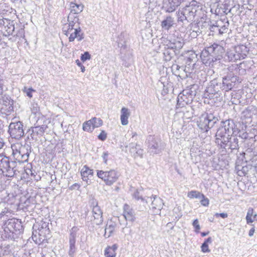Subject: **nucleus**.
Wrapping results in <instances>:
<instances>
[{"instance_id":"nucleus-22","label":"nucleus","mask_w":257,"mask_h":257,"mask_svg":"<svg viewBox=\"0 0 257 257\" xmlns=\"http://www.w3.org/2000/svg\"><path fill=\"white\" fill-rule=\"evenodd\" d=\"M168 41L167 46L173 49L179 50L181 49L184 45V41L182 38H178L172 39Z\"/></svg>"},{"instance_id":"nucleus-39","label":"nucleus","mask_w":257,"mask_h":257,"mask_svg":"<svg viewBox=\"0 0 257 257\" xmlns=\"http://www.w3.org/2000/svg\"><path fill=\"white\" fill-rule=\"evenodd\" d=\"M48 224L49 223L48 222H42L41 228H39V233L40 235H42L43 234H49L50 229L48 227Z\"/></svg>"},{"instance_id":"nucleus-41","label":"nucleus","mask_w":257,"mask_h":257,"mask_svg":"<svg viewBox=\"0 0 257 257\" xmlns=\"http://www.w3.org/2000/svg\"><path fill=\"white\" fill-rule=\"evenodd\" d=\"M236 133H239V137L242 139L251 140L255 139V136H253V135H250V134L247 133L246 132L238 130V132H236Z\"/></svg>"},{"instance_id":"nucleus-61","label":"nucleus","mask_w":257,"mask_h":257,"mask_svg":"<svg viewBox=\"0 0 257 257\" xmlns=\"http://www.w3.org/2000/svg\"><path fill=\"white\" fill-rule=\"evenodd\" d=\"M84 34L83 33L80 32L79 35H78L77 37V41H81L82 40L84 39Z\"/></svg>"},{"instance_id":"nucleus-8","label":"nucleus","mask_w":257,"mask_h":257,"mask_svg":"<svg viewBox=\"0 0 257 257\" xmlns=\"http://www.w3.org/2000/svg\"><path fill=\"white\" fill-rule=\"evenodd\" d=\"M225 52L224 48L216 43H213L209 47H206L201 52L202 56H207L208 55L217 56L218 59L222 58V54Z\"/></svg>"},{"instance_id":"nucleus-20","label":"nucleus","mask_w":257,"mask_h":257,"mask_svg":"<svg viewBox=\"0 0 257 257\" xmlns=\"http://www.w3.org/2000/svg\"><path fill=\"white\" fill-rule=\"evenodd\" d=\"M47 127V126L46 125L31 127V130H30V131L32 132L31 134L32 139L34 140H37L39 136L41 137L44 135Z\"/></svg>"},{"instance_id":"nucleus-36","label":"nucleus","mask_w":257,"mask_h":257,"mask_svg":"<svg viewBox=\"0 0 257 257\" xmlns=\"http://www.w3.org/2000/svg\"><path fill=\"white\" fill-rule=\"evenodd\" d=\"M167 49H166L163 53L164 59L166 61H170L173 57L175 51L173 49L170 48L169 46Z\"/></svg>"},{"instance_id":"nucleus-62","label":"nucleus","mask_w":257,"mask_h":257,"mask_svg":"<svg viewBox=\"0 0 257 257\" xmlns=\"http://www.w3.org/2000/svg\"><path fill=\"white\" fill-rule=\"evenodd\" d=\"M3 80L0 78V95L3 93Z\"/></svg>"},{"instance_id":"nucleus-64","label":"nucleus","mask_w":257,"mask_h":257,"mask_svg":"<svg viewBox=\"0 0 257 257\" xmlns=\"http://www.w3.org/2000/svg\"><path fill=\"white\" fill-rule=\"evenodd\" d=\"M212 241V238L211 237H209L205 240L204 243H206L207 244H208V243H211Z\"/></svg>"},{"instance_id":"nucleus-42","label":"nucleus","mask_w":257,"mask_h":257,"mask_svg":"<svg viewBox=\"0 0 257 257\" xmlns=\"http://www.w3.org/2000/svg\"><path fill=\"white\" fill-rule=\"evenodd\" d=\"M90 121L92 122V129L98 127L103 124V121L100 118L93 117L90 119Z\"/></svg>"},{"instance_id":"nucleus-38","label":"nucleus","mask_w":257,"mask_h":257,"mask_svg":"<svg viewBox=\"0 0 257 257\" xmlns=\"http://www.w3.org/2000/svg\"><path fill=\"white\" fill-rule=\"evenodd\" d=\"M219 31L218 33L220 35L226 33L228 31V27L229 26V23L227 21L225 24H223L222 22H218Z\"/></svg>"},{"instance_id":"nucleus-16","label":"nucleus","mask_w":257,"mask_h":257,"mask_svg":"<svg viewBox=\"0 0 257 257\" xmlns=\"http://www.w3.org/2000/svg\"><path fill=\"white\" fill-rule=\"evenodd\" d=\"M221 123V125L227 132L228 136H231L238 132V128L236 127L235 122L232 119H229L222 121Z\"/></svg>"},{"instance_id":"nucleus-6","label":"nucleus","mask_w":257,"mask_h":257,"mask_svg":"<svg viewBox=\"0 0 257 257\" xmlns=\"http://www.w3.org/2000/svg\"><path fill=\"white\" fill-rule=\"evenodd\" d=\"M192 101V95L187 91H183L182 93H180L178 96L176 109L185 107V109L188 108L186 111L187 113H189L190 110L193 111V109L191 106H188L187 108L186 107V105H188L191 103ZM192 116H193L192 111H191V115H190L189 117H191Z\"/></svg>"},{"instance_id":"nucleus-37","label":"nucleus","mask_w":257,"mask_h":257,"mask_svg":"<svg viewBox=\"0 0 257 257\" xmlns=\"http://www.w3.org/2000/svg\"><path fill=\"white\" fill-rule=\"evenodd\" d=\"M115 228V224L113 223L107 224L105 228L104 236L108 238L111 236Z\"/></svg>"},{"instance_id":"nucleus-60","label":"nucleus","mask_w":257,"mask_h":257,"mask_svg":"<svg viewBox=\"0 0 257 257\" xmlns=\"http://www.w3.org/2000/svg\"><path fill=\"white\" fill-rule=\"evenodd\" d=\"M80 187V185L78 183H75L69 187V189L71 190H73L76 189V188H77V189H79Z\"/></svg>"},{"instance_id":"nucleus-53","label":"nucleus","mask_w":257,"mask_h":257,"mask_svg":"<svg viewBox=\"0 0 257 257\" xmlns=\"http://www.w3.org/2000/svg\"><path fill=\"white\" fill-rule=\"evenodd\" d=\"M200 199H201L200 203L203 206H207L209 205V199L206 198L204 195L203 197H201Z\"/></svg>"},{"instance_id":"nucleus-5","label":"nucleus","mask_w":257,"mask_h":257,"mask_svg":"<svg viewBox=\"0 0 257 257\" xmlns=\"http://www.w3.org/2000/svg\"><path fill=\"white\" fill-rule=\"evenodd\" d=\"M4 226L5 232L9 233V238L13 237L14 233L19 234L23 230L21 221L16 218L8 219L5 222Z\"/></svg>"},{"instance_id":"nucleus-14","label":"nucleus","mask_w":257,"mask_h":257,"mask_svg":"<svg viewBox=\"0 0 257 257\" xmlns=\"http://www.w3.org/2000/svg\"><path fill=\"white\" fill-rule=\"evenodd\" d=\"M195 3L193 2L191 4L186 6L181 9L184 15L186 16L188 21L190 22L194 21L196 13L199 9V6L195 4Z\"/></svg>"},{"instance_id":"nucleus-19","label":"nucleus","mask_w":257,"mask_h":257,"mask_svg":"<svg viewBox=\"0 0 257 257\" xmlns=\"http://www.w3.org/2000/svg\"><path fill=\"white\" fill-rule=\"evenodd\" d=\"M123 216L126 221V225L127 224V221L133 222L136 220L135 211L126 204L123 206Z\"/></svg>"},{"instance_id":"nucleus-1","label":"nucleus","mask_w":257,"mask_h":257,"mask_svg":"<svg viewBox=\"0 0 257 257\" xmlns=\"http://www.w3.org/2000/svg\"><path fill=\"white\" fill-rule=\"evenodd\" d=\"M16 161H10L9 157L0 154V174L7 177H13L19 172L17 169Z\"/></svg>"},{"instance_id":"nucleus-11","label":"nucleus","mask_w":257,"mask_h":257,"mask_svg":"<svg viewBox=\"0 0 257 257\" xmlns=\"http://www.w3.org/2000/svg\"><path fill=\"white\" fill-rule=\"evenodd\" d=\"M148 151L151 154H158L161 153L163 146L161 141L154 137L150 136L148 139Z\"/></svg>"},{"instance_id":"nucleus-9","label":"nucleus","mask_w":257,"mask_h":257,"mask_svg":"<svg viewBox=\"0 0 257 257\" xmlns=\"http://www.w3.org/2000/svg\"><path fill=\"white\" fill-rule=\"evenodd\" d=\"M23 124L18 121L11 122L9 126L8 132L12 138L19 140L24 135Z\"/></svg>"},{"instance_id":"nucleus-12","label":"nucleus","mask_w":257,"mask_h":257,"mask_svg":"<svg viewBox=\"0 0 257 257\" xmlns=\"http://www.w3.org/2000/svg\"><path fill=\"white\" fill-rule=\"evenodd\" d=\"M15 29L13 21L8 19L0 20V31L4 36L13 35L15 33Z\"/></svg>"},{"instance_id":"nucleus-21","label":"nucleus","mask_w":257,"mask_h":257,"mask_svg":"<svg viewBox=\"0 0 257 257\" xmlns=\"http://www.w3.org/2000/svg\"><path fill=\"white\" fill-rule=\"evenodd\" d=\"M200 57L202 61L206 66L211 67H213L217 64V62L220 63V60H221V59H218V57L217 56L209 55L207 56H205V57H203L202 54H201Z\"/></svg>"},{"instance_id":"nucleus-46","label":"nucleus","mask_w":257,"mask_h":257,"mask_svg":"<svg viewBox=\"0 0 257 257\" xmlns=\"http://www.w3.org/2000/svg\"><path fill=\"white\" fill-rule=\"evenodd\" d=\"M75 25H76V23L74 22V21L70 22L67 26V30L64 31V32H65V34L66 36H68V35L70 33V32L71 30H74V29L76 28V27L77 26H75Z\"/></svg>"},{"instance_id":"nucleus-32","label":"nucleus","mask_w":257,"mask_h":257,"mask_svg":"<svg viewBox=\"0 0 257 257\" xmlns=\"http://www.w3.org/2000/svg\"><path fill=\"white\" fill-rule=\"evenodd\" d=\"M70 9L71 13L79 14L83 11V6L82 4H78L76 3L71 2L70 3Z\"/></svg>"},{"instance_id":"nucleus-17","label":"nucleus","mask_w":257,"mask_h":257,"mask_svg":"<svg viewBox=\"0 0 257 257\" xmlns=\"http://www.w3.org/2000/svg\"><path fill=\"white\" fill-rule=\"evenodd\" d=\"M183 0H165L163 8L168 13L174 12L181 5Z\"/></svg>"},{"instance_id":"nucleus-33","label":"nucleus","mask_w":257,"mask_h":257,"mask_svg":"<svg viewBox=\"0 0 257 257\" xmlns=\"http://www.w3.org/2000/svg\"><path fill=\"white\" fill-rule=\"evenodd\" d=\"M226 56L227 57V59L229 61H236L239 60V57L236 52L234 48L232 49L228 50L226 52Z\"/></svg>"},{"instance_id":"nucleus-56","label":"nucleus","mask_w":257,"mask_h":257,"mask_svg":"<svg viewBox=\"0 0 257 257\" xmlns=\"http://www.w3.org/2000/svg\"><path fill=\"white\" fill-rule=\"evenodd\" d=\"M202 251L204 252H209L208 245L206 243H203L201 245Z\"/></svg>"},{"instance_id":"nucleus-3","label":"nucleus","mask_w":257,"mask_h":257,"mask_svg":"<svg viewBox=\"0 0 257 257\" xmlns=\"http://www.w3.org/2000/svg\"><path fill=\"white\" fill-rule=\"evenodd\" d=\"M219 121L218 117L211 113L202 114L197 121V125L203 131L207 132Z\"/></svg>"},{"instance_id":"nucleus-13","label":"nucleus","mask_w":257,"mask_h":257,"mask_svg":"<svg viewBox=\"0 0 257 257\" xmlns=\"http://www.w3.org/2000/svg\"><path fill=\"white\" fill-rule=\"evenodd\" d=\"M79 229L76 226H73L70 230L69 237V248L68 252L69 257H74L77 248L75 245L77 232Z\"/></svg>"},{"instance_id":"nucleus-43","label":"nucleus","mask_w":257,"mask_h":257,"mask_svg":"<svg viewBox=\"0 0 257 257\" xmlns=\"http://www.w3.org/2000/svg\"><path fill=\"white\" fill-rule=\"evenodd\" d=\"M187 196L191 199L201 198V197H203V194L197 191L193 190L189 192Z\"/></svg>"},{"instance_id":"nucleus-26","label":"nucleus","mask_w":257,"mask_h":257,"mask_svg":"<svg viewBox=\"0 0 257 257\" xmlns=\"http://www.w3.org/2000/svg\"><path fill=\"white\" fill-rule=\"evenodd\" d=\"M131 113L129 109L126 107H122L121 109L120 120L122 125H125L128 123V118Z\"/></svg>"},{"instance_id":"nucleus-18","label":"nucleus","mask_w":257,"mask_h":257,"mask_svg":"<svg viewBox=\"0 0 257 257\" xmlns=\"http://www.w3.org/2000/svg\"><path fill=\"white\" fill-rule=\"evenodd\" d=\"M257 114V108L253 105H249L241 112V118L243 119L248 120L251 121L253 116Z\"/></svg>"},{"instance_id":"nucleus-24","label":"nucleus","mask_w":257,"mask_h":257,"mask_svg":"<svg viewBox=\"0 0 257 257\" xmlns=\"http://www.w3.org/2000/svg\"><path fill=\"white\" fill-rule=\"evenodd\" d=\"M130 152L132 155L135 157L142 158L143 156V150L141 149L139 145L137 144H130Z\"/></svg>"},{"instance_id":"nucleus-55","label":"nucleus","mask_w":257,"mask_h":257,"mask_svg":"<svg viewBox=\"0 0 257 257\" xmlns=\"http://www.w3.org/2000/svg\"><path fill=\"white\" fill-rule=\"evenodd\" d=\"M27 94V95L30 98L32 97V92L35 91V90L32 88H26V87L24 88V90Z\"/></svg>"},{"instance_id":"nucleus-45","label":"nucleus","mask_w":257,"mask_h":257,"mask_svg":"<svg viewBox=\"0 0 257 257\" xmlns=\"http://www.w3.org/2000/svg\"><path fill=\"white\" fill-rule=\"evenodd\" d=\"M83 130L87 132H92L94 130L92 129V122L90 120L83 123Z\"/></svg>"},{"instance_id":"nucleus-44","label":"nucleus","mask_w":257,"mask_h":257,"mask_svg":"<svg viewBox=\"0 0 257 257\" xmlns=\"http://www.w3.org/2000/svg\"><path fill=\"white\" fill-rule=\"evenodd\" d=\"M226 134H227V132L220 125L216 133L215 138L226 136Z\"/></svg>"},{"instance_id":"nucleus-57","label":"nucleus","mask_w":257,"mask_h":257,"mask_svg":"<svg viewBox=\"0 0 257 257\" xmlns=\"http://www.w3.org/2000/svg\"><path fill=\"white\" fill-rule=\"evenodd\" d=\"M13 101H9L8 102V108L6 109L8 112H11L13 109Z\"/></svg>"},{"instance_id":"nucleus-15","label":"nucleus","mask_w":257,"mask_h":257,"mask_svg":"<svg viewBox=\"0 0 257 257\" xmlns=\"http://www.w3.org/2000/svg\"><path fill=\"white\" fill-rule=\"evenodd\" d=\"M92 215L90 221L93 224L100 225L103 222L102 212L98 205L93 206L92 210Z\"/></svg>"},{"instance_id":"nucleus-47","label":"nucleus","mask_w":257,"mask_h":257,"mask_svg":"<svg viewBox=\"0 0 257 257\" xmlns=\"http://www.w3.org/2000/svg\"><path fill=\"white\" fill-rule=\"evenodd\" d=\"M253 214V209L252 208H249L248 210L247 215L246 216V222L247 224L250 223H252L253 221V219H252L251 217Z\"/></svg>"},{"instance_id":"nucleus-59","label":"nucleus","mask_w":257,"mask_h":257,"mask_svg":"<svg viewBox=\"0 0 257 257\" xmlns=\"http://www.w3.org/2000/svg\"><path fill=\"white\" fill-rule=\"evenodd\" d=\"M215 215L216 217L220 216L222 218H226L228 216V215L226 213H216Z\"/></svg>"},{"instance_id":"nucleus-30","label":"nucleus","mask_w":257,"mask_h":257,"mask_svg":"<svg viewBox=\"0 0 257 257\" xmlns=\"http://www.w3.org/2000/svg\"><path fill=\"white\" fill-rule=\"evenodd\" d=\"M174 24V19L171 16H168L161 23V26L163 29L169 30Z\"/></svg>"},{"instance_id":"nucleus-2","label":"nucleus","mask_w":257,"mask_h":257,"mask_svg":"<svg viewBox=\"0 0 257 257\" xmlns=\"http://www.w3.org/2000/svg\"><path fill=\"white\" fill-rule=\"evenodd\" d=\"M12 155L14 158L19 162H27L31 152V147L29 145L24 146L20 144H14L11 146Z\"/></svg>"},{"instance_id":"nucleus-58","label":"nucleus","mask_w":257,"mask_h":257,"mask_svg":"<svg viewBox=\"0 0 257 257\" xmlns=\"http://www.w3.org/2000/svg\"><path fill=\"white\" fill-rule=\"evenodd\" d=\"M108 156V152H104L102 155V158L103 160V162L104 164H107V159Z\"/></svg>"},{"instance_id":"nucleus-29","label":"nucleus","mask_w":257,"mask_h":257,"mask_svg":"<svg viewBox=\"0 0 257 257\" xmlns=\"http://www.w3.org/2000/svg\"><path fill=\"white\" fill-rule=\"evenodd\" d=\"M93 170L90 169L88 166L85 165L83 166L81 171V175L82 179L84 181L87 182L88 180L89 175H93Z\"/></svg>"},{"instance_id":"nucleus-34","label":"nucleus","mask_w":257,"mask_h":257,"mask_svg":"<svg viewBox=\"0 0 257 257\" xmlns=\"http://www.w3.org/2000/svg\"><path fill=\"white\" fill-rule=\"evenodd\" d=\"M117 248L116 244L108 246L105 249L104 254L106 257H115V251Z\"/></svg>"},{"instance_id":"nucleus-48","label":"nucleus","mask_w":257,"mask_h":257,"mask_svg":"<svg viewBox=\"0 0 257 257\" xmlns=\"http://www.w3.org/2000/svg\"><path fill=\"white\" fill-rule=\"evenodd\" d=\"M133 197L137 200L141 199L142 202H145L147 203V201H146L145 199L142 197V195H140V192L138 190H137L133 194Z\"/></svg>"},{"instance_id":"nucleus-4","label":"nucleus","mask_w":257,"mask_h":257,"mask_svg":"<svg viewBox=\"0 0 257 257\" xmlns=\"http://www.w3.org/2000/svg\"><path fill=\"white\" fill-rule=\"evenodd\" d=\"M97 176L101 179L107 186H111L118 179L120 174L115 169L108 171L97 170Z\"/></svg>"},{"instance_id":"nucleus-49","label":"nucleus","mask_w":257,"mask_h":257,"mask_svg":"<svg viewBox=\"0 0 257 257\" xmlns=\"http://www.w3.org/2000/svg\"><path fill=\"white\" fill-rule=\"evenodd\" d=\"M13 35H14V36H17L24 38L25 37L24 29L23 28H21L17 33H16V34L14 33Z\"/></svg>"},{"instance_id":"nucleus-50","label":"nucleus","mask_w":257,"mask_h":257,"mask_svg":"<svg viewBox=\"0 0 257 257\" xmlns=\"http://www.w3.org/2000/svg\"><path fill=\"white\" fill-rule=\"evenodd\" d=\"M91 58V56L88 52H85L84 54H81L80 59L83 62L86 61L87 60H89Z\"/></svg>"},{"instance_id":"nucleus-28","label":"nucleus","mask_w":257,"mask_h":257,"mask_svg":"<svg viewBox=\"0 0 257 257\" xmlns=\"http://www.w3.org/2000/svg\"><path fill=\"white\" fill-rule=\"evenodd\" d=\"M230 137V136H228V135L227 134V136L215 138V143L219 146L220 148L225 149L228 142H229Z\"/></svg>"},{"instance_id":"nucleus-51","label":"nucleus","mask_w":257,"mask_h":257,"mask_svg":"<svg viewBox=\"0 0 257 257\" xmlns=\"http://www.w3.org/2000/svg\"><path fill=\"white\" fill-rule=\"evenodd\" d=\"M193 226L195 228V232L197 233H199V230L200 229V226L199 224V221L197 219H196L194 220L193 222Z\"/></svg>"},{"instance_id":"nucleus-40","label":"nucleus","mask_w":257,"mask_h":257,"mask_svg":"<svg viewBox=\"0 0 257 257\" xmlns=\"http://www.w3.org/2000/svg\"><path fill=\"white\" fill-rule=\"evenodd\" d=\"M81 32V28L79 26L78 24H77L76 28L74 29V32L70 34V37H69V41L73 42L75 39L77 38L78 35Z\"/></svg>"},{"instance_id":"nucleus-35","label":"nucleus","mask_w":257,"mask_h":257,"mask_svg":"<svg viewBox=\"0 0 257 257\" xmlns=\"http://www.w3.org/2000/svg\"><path fill=\"white\" fill-rule=\"evenodd\" d=\"M177 21L179 23H182V25H187L190 22L188 21L186 16L184 15L181 10H179L177 13Z\"/></svg>"},{"instance_id":"nucleus-31","label":"nucleus","mask_w":257,"mask_h":257,"mask_svg":"<svg viewBox=\"0 0 257 257\" xmlns=\"http://www.w3.org/2000/svg\"><path fill=\"white\" fill-rule=\"evenodd\" d=\"M217 3L218 7H220V9L223 10V13L227 14L230 12L229 0H218Z\"/></svg>"},{"instance_id":"nucleus-23","label":"nucleus","mask_w":257,"mask_h":257,"mask_svg":"<svg viewBox=\"0 0 257 257\" xmlns=\"http://www.w3.org/2000/svg\"><path fill=\"white\" fill-rule=\"evenodd\" d=\"M234 49L239 57V60L244 59L247 55L249 49L244 45L235 46Z\"/></svg>"},{"instance_id":"nucleus-25","label":"nucleus","mask_w":257,"mask_h":257,"mask_svg":"<svg viewBox=\"0 0 257 257\" xmlns=\"http://www.w3.org/2000/svg\"><path fill=\"white\" fill-rule=\"evenodd\" d=\"M153 200L152 202V209L160 211L164 204L163 200L157 195L152 196Z\"/></svg>"},{"instance_id":"nucleus-10","label":"nucleus","mask_w":257,"mask_h":257,"mask_svg":"<svg viewBox=\"0 0 257 257\" xmlns=\"http://www.w3.org/2000/svg\"><path fill=\"white\" fill-rule=\"evenodd\" d=\"M239 77L235 75L232 72L228 73L227 75L222 78L221 83L222 90L228 91L231 90L236 83L239 81Z\"/></svg>"},{"instance_id":"nucleus-27","label":"nucleus","mask_w":257,"mask_h":257,"mask_svg":"<svg viewBox=\"0 0 257 257\" xmlns=\"http://www.w3.org/2000/svg\"><path fill=\"white\" fill-rule=\"evenodd\" d=\"M238 141L237 138L233 137L232 138L231 136L230 137V138L229 139V142H228L226 148L225 149V150H236L238 149Z\"/></svg>"},{"instance_id":"nucleus-54","label":"nucleus","mask_w":257,"mask_h":257,"mask_svg":"<svg viewBox=\"0 0 257 257\" xmlns=\"http://www.w3.org/2000/svg\"><path fill=\"white\" fill-rule=\"evenodd\" d=\"M216 24L217 25H213L212 26H210L209 29L211 32H214V33H217V32L218 33V31H219L218 22H217Z\"/></svg>"},{"instance_id":"nucleus-63","label":"nucleus","mask_w":257,"mask_h":257,"mask_svg":"<svg viewBox=\"0 0 257 257\" xmlns=\"http://www.w3.org/2000/svg\"><path fill=\"white\" fill-rule=\"evenodd\" d=\"M254 231H255V229H254V227L251 228L249 231L248 235L249 236H252L253 235Z\"/></svg>"},{"instance_id":"nucleus-7","label":"nucleus","mask_w":257,"mask_h":257,"mask_svg":"<svg viewBox=\"0 0 257 257\" xmlns=\"http://www.w3.org/2000/svg\"><path fill=\"white\" fill-rule=\"evenodd\" d=\"M222 90L221 83L218 82V80L214 79L210 82V84L205 89L204 95L205 97L210 99L214 98V97H218L221 94L220 90Z\"/></svg>"},{"instance_id":"nucleus-52","label":"nucleus","mask_w":257,"mask_h":257,"mask_svg":"<svg viewBox=\"0 0 257 257\" xmlns=\"http://www.w3.org/2000/svg\"><path fill=\"white\" fill-rule=\"evenodd\" d=\"M107 138V134L104 131H101L100 134L98 136V139L102 141H104Z\"/></svg>"}]
</instances>
